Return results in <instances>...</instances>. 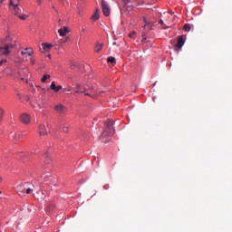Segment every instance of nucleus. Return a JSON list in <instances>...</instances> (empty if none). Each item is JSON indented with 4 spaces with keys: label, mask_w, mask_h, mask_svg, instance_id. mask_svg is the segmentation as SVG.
Masks as SVG:
<instances>
[{
    "label": "nucleus",
    "mask_w": 232,
    "mask_h": 232,
    "mask_svg": "<svg viewBox=\"0 0 232 232\" xmlns=\"http://www.w3.org/2000/svg\"><path fill=\"white\" fill-rule=\"evenodd\" d=\"M102 46L103 44H97L94 47V52L96 53H99V52H101V50H102Z\"/></svg>",
    "instance_id": "obj_16"
},
{
    "label": "nucleus",
    "mask_w": 232,
    "mask_h": 232,
    "mask_svg": "<svg viewBox=\"0 0 232 232\" xmlns=\"http://www.w3.org/2000/svg\"><path fill=\"white\" fill-rule=\"evenodd\" d=\"M33 191L34 190L32 188H28V187L25 188L26 195H30V193H32Z\"/></svg>",
    "instance_id": "obj_26"
},
{
    "label": "nucleus",
    "mask_w": 232,
    "mask_h": 232,
    "mask_svg": "<svg viewBox=\"0 0 232 232\" xmlns=\"http://www.w3.org/2000/svg\"><path fill=\"white\" fill-rule=\"evenodd\" d=\"M115 133V129L113 128V121H109L105 123V129L101 136L102 142H108L106 137H111Z\"/></svg>",
    "instance_id": "obj_1"
},
{
    "label": "nucleus",
    "mask_w": 232,
    "mask_h": 232,
    "mask_svg": "<svg viewBox=\"0 0 232 232\" xmlns=\"http://www.w3.org/2000/svg\"><path fill=\"white\" fill-rule=\"evenodd\" d=\"M5 63H6V60H2V61H0V66H3V64H4Z\"/></svg>",
    "instance_id": "obj_29"
},
{
    "label": "nucleus",
    "mask_w": 232,
    "mask_h": 232,
    "mask_svg": "<svg viewBox=\"0 0 232 232\" xmlns=\"http://www.w3.org/2000/svg\"><path fill=\"white\" fill-rule=\"evenodd\" d=\"M54 110L58 111V113H63L64 111V105L58 104L54 107Z\"/></svg>",
    "instance_id": "obj_13"
},
{
    "label": "nucleus",
    "mask_w": 232,
    "mask_h": 232,
    "mask_svg": "<svg viewBox=\"0 0 232 232\" xmlns=\"http://www.w3.org/2000/svg\"><path fill=\"white\" fill-rule=\"evenodd\" d=\"M129 37H130V39H135V31H133L132 33H130V34H129Z\"/></svg>",
    "instance_id": "obj_27"
},
{
    "label": "nucleus",
    "mask_w": 232,
    "mask_h": 232,
    "mask_svg": "<svg viewBox=\"0 0 232 232\" xmlns=\"http://www.w3.org/2000/svg\"><path fill=\"white\" fill-rule=\"evenodd\" d=\"M39 133L41 137H44V135L48 134V131L46 130V127L44 124L39 125Z\"/></svg>",
    "instance_id": "obj_8"
},
{
    "label": "nucleus",
    "mask_w": 232,
    "mask_h": 232,
    "mask_svg": "<svg viewBox=\"0 0 232 232\" xmlns=\"http://www.w3.org/2000/svg\"><path fill=\"white\" fill-rule=\"evenodd\" d=\"M63 131H65V133L68 132V128H63Z\"/></svg>",
    "instance_id": "obj_31"
},
{
    "label": "nucleus",
    "mask_w": 232,
    "mask_h": 232,
    "mask_svg": "<svg viewBox=\"0 0 232 232\" xmlns=\"http://www.w3.org/2000/svg\"><path fill=\"white\" fill-rule=\"evenodd\" d=\"M37 3H39V5H41V0H37Z\"/></svg>",
    "instance_id": "obj_32"
},
{
    "label": "nucleus",
    "mask_w": 232,
    "mask_h": 232,
    "mask_svg": "<svg viewBox=\"0 0 232 232\" xmlns=\"http://www.w3.org/2000/svg\"><path fill=\"white\" fill-rule=\"evenodd\" d=\"M183 29L185 30V32H189L191 30V25L189 24H186L183 26Z\"/></svg>",
    "instance_id": "obj_20"
},
{
    "label": "nucleus",
    "mask_w": 232,
    "mask_h": 232,
    "mask_svg": "<svg viewBox=\"0 0 232 232\" xmlns=\"http://www.w3.org/2000/svg\"><path fill=\"white\" fill-rule=\"evenodd\" d=\"M19 3H21V0H10L9 8H12V6H19Z\"/></svg>",
    "instance_id": "obj_14"
},
{
    "label": "nucleus",
    "mask_w": 232,
    "mask_h": 232,
    "mask_svg": "<svg viewBox=\"0 0 232 232\" xmlns=\"http://www.w3.org/2000/svg\"><path fill=\"white\" fill-rule=\"evenodd\" d=\"M107 63H111V64H115L117 62H116V60H115V57L110 56V57H108V59H107Z\"/></svg>",
    "instance_id": "obj_18"
},
{
    "label": "nucleus",
    "mask_w": 232,
    "mask_h": 232,
    "mask_svg": "<svg viewBox=\"0 0 232 232\" xmlns=\"http://www.w3.org/2000/svg\"><path fill=\"white\" fill-rule=\"evenodd\" d=\"M144 28H148L149 30H152L153 28V23H150L148 21H146V19H144Z\"/></svg>",
    "instance_id": "obj_15"
},
{
    "label": "nucleus",
    "mask_w": 232,
    "mask_h": 232,
    "mask_svg": "<svg viewBox=\"0 0 232 232\" xmlns=\"http://www.w3.org/2000/svg\"><path fill=\"white\" fill-rule=\"evenodd\" d=\"M77 91L74 92V95H77V93H84L85 90L82 89L79 84L76 85Z\"/></svg>",
    "instance_id": "obj_17"
},
{
    "label": "nucleus",
    "mask_w": 232,
    "mask_h": 232,
    "mask_svg": "<svg viewBox=\"0 0 232 232\" xmlns=\"http://www.w3.org/2000/svg\"><path fill=\"white\" fill-rule=\"evenodd\" d=\"M22 55H28V57H32V54L34 53V51H32V49H24V51H22Z\"/></svg>",
    "instance_id": "obj_11"
},
{
    "label": "nucleus",
    "mask_w": 232,
    "mask_h": 232,
    "mask_svg": "<svg viewBox=\"0 0 232 232\" xmlns=\"http://www.w3.org/2000/svg\"><path fill=\"white\" fill-rule=\"evenodd\" d=\"M56 89H57V85H55V82H52L51 90H53V92H55Z\"/></svg>",
    "instance_id": "obj_23"
},
{
    "label": "nucleus",
    "mask_w": 232,
    "mask_h": 232,
    "mask_svg": "<svg viewBox=\"0 0 232 232\" xmlns=\"http://www.w3.org/2000/svg\"><path fill=\"white\" fill-rule=\"evenodd\" d=\"M10 10L11 12H13L14 15H17V17H19V19H21L22 21H25V19H28V15L26 14L22 15L23 10L19 8V6H11Z\"/></svg>",
    "instance_id": "obj_2"
},
{
    "label": "nucleus",
    "mask_w": 232,
    "mask_h": 232,
    "mask_svg": "<svg viewBox=\"0 0 232 232\" xmlns=\"http://www.w3.org/2000/svg\"><path fill=\"white\" fill-rule=\"evenodd\" d=\"M43 46H44V50H50V48H52V44H43Z\"/></svg>",
    "instance_id": "obj_21"
},
{
    "label": "nucleus",
    "mask_w": 232,
    "mask_h": 232,
    "mask_svg": "<svg viewBox=\"0 0 232 232\" xmlns=\"http://www.w3.org/2000/svg\"><path fill=\"white\" fill-rule=\"evenodd\" d=\"M85 95H90V93H88V92H85Z\"/></svg>",
    "instance_id": "obj_33"
},
{
    "label": "nucleus",
    "mask_w": 232,
    "mask_h": 232,
    "mask_svg": "<svg viewBox=\"0 0 232 232\" xmlns=\"http://www.w3.org/2000/svg\"><path fill=\"white\" fill-rule=\"evenodd\" d=\"M102 8L103 15H105V17H109L110 14L111 13V10L110 9V5H108V3L104 0L102 1Z\"/></svg>",
    "instance_id": "obj_4"
},
{
    "label": "nucleus",
    "mask_w": 232,
    "mask_h": 232,
    "mask_svg": "<svg viewBox=\"0 0 232 232\" xmlns=\"http://www.w3.org/2000/svg\"><path fill=\"white\" fill-rule=\"evenodd\" d=\"M31 64H35V60L31 58Z\"/></svg>",
    "instance_id": "obj_30"
},
{
    "label": "nucleus",
    "mask_w": 232,
    "mask_h": 232,
    "mask_svg": "<svg viewBox=\"0 0 232 232\" xmlns=\"http://www.w3.org/2000/svg\"><path fill=\"white\" fill-rule=\"evenodd\" d=\"M20 121L23 122V124H30V122H32V116H30L28 113H23L20 116Z\"/></svg>",
    "instance_id": "obj_7"
},
{
    "label": "nucleus",
    "mask_w": 232,
    "mask_h": 232,
    "mask_svg": "<svg viewBox=\"0 0 232 232\" xmlns=\"http://www.w3.org/2000/svg\"><path fill=\"white\" fill-rule=\"evenodd\" d=\"M5 115V110H3L2 108H0V121H3V116Z\"/></svg>",
    "instance_id": "obj_24"
},
{
    "label": "nucleus",
    "mask_w": 232,
    "mask_h": 232,
    "mask_svg": "<svg viewBox=\"0 0 232 232\" xmlns=\"http://www.w3.org/2000/svg\"><path fill=\"white\" fill-rule=\"evenodd\" d=\"M185 43H186V38L184 37V35L178 36V41L175 45V48H177V50H180L184 46Z\"/></svg>",
    "instance_id": "obj_6"
},
{
    "label": "nucleus",
    "mask_w": 232,
    "mask_h": 232,
    "mask_svg": "<svg viewBox=\"0 0 232 232\" xmlns=\"http://www.w3.org/2000/svg\"><path fill=\"white\" fill-rule=\"evenodd\" d=\"M159 24H161L163 30H168V28H169V26L164 24V21L162 19L160 20Z\"/></svg>",
    "instance_id": "obj_19"
},
{
    "label": "nucleus",
    "mask_w": 232,
    "mask_h": 232,
    "mask_svg": "<svg viewBox=\"0 0 232 232\" xmlns=\"http://www.w3.org/2000/svg\"><path fill=\"white\" fill-rule=\"evenodd\" d=\"M60 90H63V87L61 85L56 86V89L54 92H59Z\"/></svg>",
    "instance_id": "obj_28"
},
{
    "label": "nucleus",
    "mask_w": 232,
    "mask_h": 232,
    "mask_svg": "<svg viewBox=\"0 0 232 232\" xmlns=\"http://www.w3.org/2000/svg\"><path fill=\"white\" fill-rule=\"evenodd\" d=\"M28 187V185L24 184V185H20L17 187V193H19V195H21V193H26V188Z\"/></svg>",
    "instance_id": "obj_9"
},
{
    "label": "nucleus",
    "mask_w": 232,
    "mask_h": 232,
    "mask_svg": "<svg viewBox=\"0 0 232 232\" xmlns=\"http://www.w3.org/2000/svg\"><path fill=\"white\" fill-rule=\"evenodd\" d=\"M23 137H24V134L21 132H12L10 134V138L14 140V142H21Z\"/></svg>",
    "instance_id": "obj_5"
},
{
    "label": "nucleus",
    "mask_w": 232,
    "mask_h": 232,
    "mask_svg": "<svg viewBox=\"0 0 232 232\" xmlns=\"http://www.w3.org/2000/svg\"><path fill=\"white\" fill-rule=\"evenodd\" d=\"M14 46L15 44H6L4 47H0L1 55H5V56L10 55V50H13Z\"/></svg>",
    "instance_id": "obj_3"
},
{
    "label": "nucleus",
    "mask_w": 232,
    "mask_h": 232,
    "mask_svg": "<svg viewBox=\"0 0 232 232\" xmlns=\"http://www.w3.org/2000/svg\"><path fill=\"white\" fill-rule=\"evenodd\" d=\"M101 14H99V8H97L92 16V21H99Z\"/></svg>",
    "instance_id": "obj_12"
},
{
    "label": "nucleus",
    "mask_w": 232,
    "mask_h": 232,
    "mask_svg": "<svg viewBox=\"0 0 232 232\" xmlns=\"http://www.w3.org/2000/svg\"><path fill=\"white\" fill-rule=\"evenodd\" d=\"M68 27L64 26L63 28H61L58 30V33L60 34L61 37H65L66 34H68Z\"/></svg>",
    "instance_id": "obj_10"
},
{
    "label": "nucleus",
    "mask_w": 232,
    "mask_h": 232,
    "mask_svg": "<svg viewBox=\"0 0 232 232\" xmlns=\"http://www.w3.org/2000/svg\"><path fill=\"white\" fill-rule=\"evenodd\" d=\"M71 68H72V70H75V68H77V63L72 62V63H71Z\"/></svg>",
    "instance_id": "obj_25"
},
{
    "label": "nucleus",
    "mask_w": 232,
    "mask_h": 232,
    "mask_svg": "<svg viewBox=\"0 0 232 232\" xmlns=\"http://www.w3.org/2000/svg\"><path fill=\"white\" fill-rule=\"evenodd\" d=\"M50 79V74H44L42 78V82H46Z\"/></svg>",
    "instance_id": "obj_22"
},
{
    "label": "nucleus",
    "mask_w": 232,
    "mask_h": 232,
    "mask_svg": "<svg viewBox=\"0 0 232 232\" xmlns=\"http://www.w3.org/2000/svg\"><path fill=\"white\" fill-rule=\"evenodd\" d=\"M1 180H2V179H1V178H0V182H1Z\"/></svg>",
    "instance_id": "obj_35"
},
{
    "label": "nucleus",
    "mask_w": 232,
    "mask_h": 232,
    "mask_svg": "<svg viewBox=\"0 0 232 232\" xmlns=\"http://www.w3.org/2000/svg\"><path fill=\"white\" fill-rule=\"evenodd\" d=\"M142 41H145V38H143Z\"/></svg>",
    "instance_id": "obj_34"
}]
</instances>
